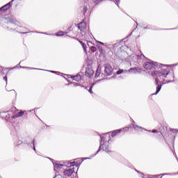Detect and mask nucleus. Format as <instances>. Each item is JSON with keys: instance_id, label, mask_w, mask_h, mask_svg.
Instances as JSON below:
<instances>
[{"instance_id": "obj_1", "label": "nucleus", "mask_w": 178, "mask_h": 178, "mask_svg": "<svg viewBox=\"0 0 178 178\" xmlns=\"http://www.w3.org/2000/svg\"><path fill=\"white\" fill-rule=\"evenodd\" d=\"M145 59H147V60L143 64L144 69H146V70H152V69H154V71H152V76L155 78V82L154 84L156 86H158L159 83H161L159 80H161V77H168V75L169 74V69L168 68H163V67H169V65H163L161 63H158L157 62H154L147 58Z\"/></svg>"}, {"instance_id": "obj_2", "label": "nucleus", "mask_w": 178, "mask_h": 178, "mask_svg": "<svg viewBox=\"0 0 178 178\" xmlns=\"http://www.w3.org/2000/svg\"><path fill=\"white\" fill-rule=\"evenodd\" d=\"M100 145L97 150V152L92 155V156H95L97 154H98L101 149H103V151H105V152H107V154H109L111 152V150H109V140L108 141H105V136H100Z\"/></svg>"}, {"instance_id": "obj_3", "label": "nucleus", "mask_w": 178, "mask_h": 178, "mask_svg": "<svg viewBox=\"0 0 178 178\" xmlns=\"http://www.w3.org/2000/svg\"><path fill=\"white\" fill-rule=\"evenodd\" d=\"M113 70L112 69V66L109 64L104 65V73L106 76H112V73Z\"/></svg>"}, {"instance_id": "obj_4", "label": "nucleus", "mask_w": 178, "mask_h": 178, "mask_svg": "<svg viewBox=\"0 0 178 178\" xmlns=\"http://www.w3.org/2000/svg\"><path fill=\"white\" fill-rule=\"evenodd\" d=\"M173 81H166L165 79L163 80V82L161 84L159 85V83H158V85L156 86V90L155 93H153L152 95H156L157 94H159V91H161V88H162V86H163V84H166V83H172Z\"/></svg>"}, {"instance_id": "obj_5", "label": "nucleus", "mask_w": 178, "mask_h": 178, "mask_svg": "<svg viewBox=\"0 0 178 178\" xmlns=\"http://www.w3.org/2000/svg\"><path fill=\"white\" fill-rule=\"evenodd\" d=\"M35 139H32L31 137H28L26 140L24 141V144H26L27 145H31V144H33V151H36L35 149Z\"/></svg>"}, {"instance_id": "obj_6", "label": "nucleus", "mask_w": 178, "mask_h": 178, "mask_svg": "<svg viewBox=\"0 0 178 178\" xmlns=\"http://www.w3.org/2000/svg\"><path fill=\"white\" fill-rule=\"evenodd\" d=\"M73 173H74V168H68L63 171L65 177H70Z\"/></svg>"}, {"instance_id": "obj_7", "label": "nucleus", "mask_w": 178, "mask_h": 178, "mask_svg": "<svg viewBox=\"0 0 178 178\" xmlns=\"http://www.w3.org/2000/svg\"><path fill=\"white\" fill-rule=\"evenodd\" d=\"M141 72H143V69L138 67H131L129 70V73H134V74H137V73H140Z\"/></svg>"}, {"instance_id": "obj_8", "label": "nucleus", "mask_w": 178, "mask_h": 178, "mask_svg": "<svg viewBox=\"0 0 178 178\" xmlns=\"http://www.w3.org/2000/svg\"><path fill=\"white\" fill-rule=\"evenodd\" d=\"M85 75L86 77L90 78L92 76L94 75V70L92 68L87 67L85 71Z\"/></svg>"}, {"instance_id": "obj_9", "label": "nucleus", "mask_w": 178, "mask_h": 178, "mask_svg": "<svg viewBox=\"0 0 178 178\" xmlns=\"http://www.w3.org/2000/svg\"><path fill=\"white\" fill-rule=\"evenodd\" d=\"M49 159H50V161H51L54 166V169H62V167L64 166L63 164H60L58 162L54 163L55 162V160H54L53 159L51 158H48Z\"/></svg>"}, {"instance_id": "obj_10", "label": "nucleus", "mask_w": 178, "mask_h": 178, "mask_svg": "<svg viewBox=\"0 0 178 178\" xmlns=\"http://www.w3.org/2000/svg\"><path fill=\"white\" fill-rule=\"evenodd\" d=\"M14 1L15 0H12L9 3H8L7 4L2 6L1 8H2L3 10L6 12V10H8V9H9L10 8V6H12V5H13V1Z\"/></svg>"}, {"instance_id": "obj_11", "label": "nucleus", "mask_w": 178, "mask_h": 178, "mask_svg": "<svg viewBox=\"0 0 178 178\" xmlns=\"http://www.w3.org/2000/svg\"><path fill=\"white\" fill-rule=\"evenodd\" d=\"M74 40H76V38H73ZM77 41H79V43H81L82 48H83V51L86 54H87V45L86 44L85 42H83V41L77 39Z\"/></svg>"}, {"instance_id": "obj_12", "label": "nucleus", "mask_w": 178, "mask_h": 178, "mask_svg": "<svg viewBox=\"0 0 178 178\" xmlns=\"http://www.w3.org/2000/svg\"><path fill=\"white\" fill-rule=\"evenodd\" d=\"M86 23L81 22L78 24V29L79 30H80L81 31H83V30H86Z\"/></svg>"}, {"instance_id": "obj_13", "label": "nucleus", "mask_w": 178, "mask_h": 178, "mask_svg": "<svg viewBox=\"0 0 178 178\" xmlns=\"http://www.w3.org/2000/svg\"><path fill=\"white\" fill-rule=\"evenodd\" d=\"M80 163H76V161H73V162H70V168H74V166H76V168H79V166H80Z\"/></svg>"}, {"instance_id": "obj_14", "label": "nucleus", "mask_w": 178, "mask_h": 178, "mask_svg": "<svg viewBox=\"0 0 178 178\" xmlns=\"http://www.w3.org/2000/svg\"><path fill=\"white\" fill-rule=\"evenodd\" d=\"M123 129H116L112 131V134L111 136L112 137H115V136H116V134H119V133H120Z\"/></svg>"}, {"instance_id": "obj_15", "label": "nucleus", "mask_w": 178, "mask_h": 178, "mask_svg": "<svg viewBox=\"0 0 178 178\" xmlns=\"http://www.w3.org/2000/svg\"><path fill=\"white\" fill-rule=\"evenodd\" d=\"M72 79L74 80L75 81H80V80H81V75L77 74L73 76Z\"/></svg>"}, {"instance_id": "obj_16", "label": "nucleus", "mask_w": 178, "mask_h": 178, "mask_svg": "<svg viewBox=\"0 0 178 178\" xmlns=\"http://www.w3.org/2000/svg\"><path fill=\"white\" fill-rule=\"evenodd\" d=\"M88 9H90L89 6H83V14L86 15L87 13V11L88 10Z\"/></svg>"}, {"instance_id": "obj_17", "label": "nucleus", "mask_w": 178, "mask_h": 178, "mask_svg": "<svg viewBox=\"0 0 178 178\" xmlns=\"http://www.w3.org/2000/svg\"><path fill=\"white\" fill-rule=\"evenodd\" d=\"M65 34H67V32L60 31V32H58L56 34V35L57 37H63V35H65Z\"/></svg>"}, {"instance_id": "obj_18", "label": "nucleus", "mask_w": 178, "mask_h": 178, "mask_svg": "<svg viewBox=\"0 0 178 178\" xmlns=\"http://www.w3.org/2000/svg\"><path fill=\"white\" fill-rule=\"evenodd\" d=\"M99 74H101V69L98 67L96 70L95 76V77L97 79V77H99Z\"/></svg>"}, {"instance_id": "obj_19", "label": "nucleus", "mask_w": 178, "mask_h": 178, "mask_svg": "<svg viewBox=\"0 0 178 178\" xmlns=\"http://www.w3.org/2000/svg\"><path fill=\"white\" fill-rule=\"evenodd\" d=\"M133 128L135 129V130H137V129H141L142 130H145V131H147V129H145V128H143V127H140L138 125L133 124Z\"/></svg>"}, {"instance_id": "obj_20", "label": "nucleus", "mask_w": 178, "mask_h": 178, "mask_svg": "<svg viewBox=\"0 0 178 178\" xmlns=\"http://www.w3.org/2000/svg\"><path fill=\"white\" fill-rule=\"evenodd\" d=\"M23 115H24V111H21L17 113V116H18V118H22Z\"/></svg>"}, {"instance_id": "obj_21", "label": "nucleus", "mask_w": 178, "mask_h": 178, "mask_svg": "<svg viewBox=\"0 0 178 178\" xmlns=\"http://www.w3.org/2000/svg\"><path fill=\"white\" fill-rule=\"evenodd\" d=\"M95 85V83H93L92 86L90 87V89L88 90V92H90V94H92V87H94Z\"/></svg>"}, {"instance_id": "obj_22", "label": "nucleus", "mask_w": 178, "mask_h": 178, "mask_svg": "<svg viewBox=\"0 0 178 178\" xmlns=\"http://www.w3.org/2000/svg\"><path fill=\"white\" fill-rule=\"evenodd\" d=\"M90 51H91L92 52H96V51H97V47H94V46H92V47H90Z\"/></svg>"}, {"instance_id": "obj_23", "label": "nucleus", "mask_w": 178, "mask_h": 178, "mask_svg": "<svg viewBox=\"0 0 178 178\" xmlns=\"http://www.w3.org/2000/svg\"><path fill=\"white\" fill-rule=\"evenodd\" d=\"M170 131L172 133H174V134H177V129H170Z\"/></svg>"}, {"instance_id": "obj_24", "label": "nucleus", "mask_w": 178, "mask_h": 178, "mask_svg": "<svg viewBox=\"0 0 178 178\" xmlns=\"http://www.w3.org/2000/svg\"><path fill=\"white\" fill-rule=\"evenodd\" d=\"M143 29H144V30H151V29H152V28L151 27L150 25H148V26L144 27Z\"/></svg>"}, {"instance_id": "obj_25", "label": "nucleus", "mask_w": 178, "mask_h": 178, "mask_svg": "<svg viewBox=\"0 0 178 178\" xmlns=\"http://www.w3.org/2000/svg\"><path fill=\"white\" fill-rule=\"evenodd\" d=\"M102 1H104V0H93L94 3L96 5H98V3H99V2H102Z\"/></svg>"}, {"instance_id": "obj_26", "label": "nucleus", "mask_w": 178, "mask_h": 178, "mask_svg": "<svg viewBox=\"0 0 178 178\" xmlns=\"http://www.w3.org/2000/svg\"><path fill=\"white\" fill-rule=\"evenodd\" d=\"M123 72V70H119L116 72V74H122Z\"/></svg>"}, {"instance_id": "obj_27", "label": "nucleus", "mask_w": 178, "mask_h": 178, "mask_svg": "<svg viewBox=\"0 0 178 178\" xmlns=\"http://www.w3.org/2000/svg\"><path fill=\"white\" fill-rule=\"evenodd\" d=\"M8 24L10 26H15V21H9Z\"/></svg>"}, {"instance_id": "obj_28", "label": "nucleus", "mask_w": 178, "mask_h": 178, "mask_svg": "<svg viewBox=\"0 0 178 178\" xmlns=\"http://www.w3.org/2000/svg\"><path fill=\"white\" fill-rule=\"evenodd\" d=\"M3 80H4V81L6 82V84H8V76H5L3 78Z\"/></svg>"}, {"instance_id": "obj_29", "label": "nucleus", "mask_w": 178, "mask_h": 178, "mask_svg": "<svg viewBox=\"0 0 178 178\" xmlns=\"http://www.w3.org/2000/svg\"><path fill=\"white\" fill-rule=\"evenodd\" d=\"M12 119H16V118H19L18 116H17V114H16V115H12Z\"/></svg>"}, {"instance_id": "obj_30", "label": "nucleus", "mask_w": 178, "mask_h": 178, "mask_svg": "<svg viewBox=\"0 0 178 178\" xmlns=\"http://www.w3.org/2000/svg\"><path fill=\"white\" fill-rule=\"evenodd\" d=\"M149 178H158L156 175H149Z\"/></svg>"}, {"instance_id": "obj_31", "label": "nucleus", "mask_w": 178, "mask_h": 178, "mask_svg": "<svg viewBox=\"0 0 178 178\" xmlns=\"http://www.w3.org/2000/svg\"><path fill=\"white\" fill-rule=\"evenodd\" d=\"M3 12H5V11H3V8H2V7L0 8V15H2V13H3Z\"/></svg>"}, {"instance_id": "obj_32", "label": "nucleus", "mask_w": 178, "mask_h": 178, "mask_svg": "<svg viewBox=\"0 0 178 178\" xmlns=\"http://www.w3.org/2000/svg\"><path fill=\"white\" fill-rule=\"evenodd\" d=\"M62 178V176L61 175H55V177H54L53 178Z\"/></svg>"}, {"instance_id": "obj_33", "label": "nucleus", "mask_w": 178, "mask_h": 178, "mask_svg": "<svg viewBox=\"0 0 178 178\" xmlns=\"http://www.w3.org/2000/svg\"><path fill=\"white\" fill-rule=\"evenodd\" d=\"M129 129H130V127H125V128H124V130H125V131H129Z\"/></svg>"}, {"instance_id": "obj_34", "label": "nucleus", "mask_w": 178, "mask_h": 178, "mask_svg": "<svg viewBox=\"0 0 178 178\" xmlns=\"http://www.w3.org/2000/svg\"><path fill=\"white\" fill-rule=\"evenodd\" d=\"M152 133H158V131L156 129H153L152 131Z\"/></svg>"}, {"instance_id": "obj_35", "label": "nucleus", "mask_w": 178, "mask_h": 178, "mask_svg": "<svg viewBox=\"0 0 178 178\" xmlns=\"http://www.w3.org/2000/svg\"><path fill=\"white\" fill-rule=\"evenodd\" d=\"M70 84H74V86H77V83L76 82H71Z\"/></svg>"}, {"instance_id": "obj_36", "label": "nucleus", "mask_w": 178, "mask_h": 178, "mask_svg": "<svg viewBox=\"0 0 178 178\" xmlns=\"http://www.w3.org/2000/svg\"><path fill=\"white\" fill-rule=\"evenodd\" d=\"M47 72H49V70H47ZM50 72V73H56V71H49Z\"/></svg>"}, {"instance_id": "obj_37", "label": "nucleus", "mask_w": 178, "mask_h": 178, "mask_svg": "<svg viewBox=\"0 0 178 178\" xmlns=\"http://www.w3.org/2000/svg\"><path fill=\"white\" fill-rule=\"evenodd\" d=\"M97 42H98L99 44H101L102 45H104V42H102L98 41Z\"/></svg>"}, {"instance_id": "obj_38", "label": "nucleus", "mask_w": 178, "mask_h": 178, "mask_svg": "<svg viewBox=\"0 0 178 178\" xmlns=\"http://www.w3.org/2000/svg\"><path fill=\"white\" fill-rule=\"evenodd\" d=\"M10 91H12L13 92H14L15 94H16V91H15V90H11Z\"/></svg>"}, {"instance_id": "obj_39", "label": "nucleus", "mask_w": 178, "mask_h": 178, "mask_svg": "<svg viewBox=\"0 0 178 178\" xmlns=\"http://www.w3.org/2000/svg\"><path fill=\"white\" fill-rule=\"evenodd\" d=\"M143 57V58H145V56H144L143 54L140 55V58Z\"/></svg>"}, {"instance_id": "obj_40", "label": "nucleus", "mask_w": 178, "mask_h": 178, "mask_svg": "<svg viewBox=\"0 0 178 178\" xmlns=\"http://www.w3.org/2000/svg\"><path fill=\"white\" fill-rule=\"evenodd\" d=\"M22 34H27V32H22Z\"/></svg>"}, {"instance_id": "obj_41", "label": "nucleus", "mask_w": 178, "mask_h": 178, "mask_svg": "<svg viewBox=\"0 0 178 178\" xmlns=\"http://www.w3.org/2000/svg\"><path fill=\"white\" fill-rule=\"evenodd\" d=\"M99 51H102V47H99Z\"/></svg>"}, {"instance_id": "obj_42", "label": "nucleus", "mask_w": 178, "mask_h": 178, "mask_svg": "<svg viewBox=\"0 0 178 178\" xmlns=\"http://www.w3.org/2000/svg\"><path fill=\"white\" fill-rule=\"evenodd\" d=\"M1 74H5V72H1Z\"/></svg>"}, {"instance_id": "obj_43", "label": "nucleus", "mask_w": 178, "mask_h": 178, "mask_svg": "<svg viewBox=\"0 0 178 178\" xmlns=\"http://www.w3.org/2000/svg\"><path fill=\"white\" fill-rule=\"evenodd\" d=\"M36 70H41V69H36Z\"/></svg>"}, {"instance_id": "obj_44", "label": "nucleus", "mask_w": 178, "mask_h": 178, "mask_svg": "<svg viewBox=\"0 0 178 178\" xmlns=\"http://www.w3.org/2000/svg\"><path fill=\"white\" fill-rule=\"evenodd\" d=\"M86 90H87V87H84V86H83Z\"/></svg>"}, {"instance_id": "obj_45", "label": "nucleus", "mask_w": 178, "mask_h": 178, "mask_svg": "<svg viewBox=\"0 0 178 178\" xmlns=\"http://www.w3.org/2000/svg\"><path fill=\"white\" fill-rule=\"evenodd\" d=\"M136 23L137 26H138V23H137V22H136Z\"/></svg>"}, {"instance_id": "obj_46", "label": "nucleus", "mask_w": 178, "mask_h": 178, "mask_svg": "<svg viewBox=\"0 0 178 178\" xmlns=\"http://www.w3.org/2000/svg\"><path fill=\"white\" fill-rule=\"evenodd\" d=\"M172 78L175 79V75H172Z\"/></svg>"}, {"instance_id": "obj_47", "label": "nucleus", "mask_w": 178, "mask_h": 178, "mask_svg": "<svg viewBox=\"0 0 178 178\" xmlns=\"http://www.w3.org/2000/svg\"><path fill=\"white\" fill-rule=\"evenodd\" d=\"M4 115H6V112L3 113Z\"/></svg>"}, {"instance_id": "obj_48", "label": "nucleus", "mask_w": 178, "mask_h": 178, "mask_svg": "<svg viewBox=\"0 0 178 178\" xmlns=\"http://www.w3.org/2000/svg\"><path fill=\"white\" fill-rule=\"evenodd\" d=\"M2 70H5V68H2Z\"/></svg>"}, {"instance_id": "obj_49", "label": "nucleus", "mask_w": 178, "mask_h": 178, "mask_svg": "<svg viewBox=\"0 0 178 178\" xmlns=\"http://www.w3.org/2000/svg\"><path fill=\"white\" fill-rule=\"evenodd\" d=\"M86 159H90V158H86Z\"/></svg>"}, {"instance_id": "obj_50", "label": "nucleus", "mask_w": 178, "mask_h": 178, "mask_svg": "<svg viewBox=\"0 0 178 178\" xmlns=\"http://www.w3.org/2000/svg\"><path fill=\"white\" fill-rule=\"evenodd\" d=\"M136 172H137L138 173H139V172H140V171H137V170H136Z\"/></svg>"}, {"instance_id": "obj_51", "label": "nucleus", "mask_w": 178, "mask_h": 178, "mask_svg": "<svg viewBox=\"0 0 178 178\" xmlns=\"http://www.w3.org/2000/svg\"><path fill=\"white\" fill-rule=\"evenodd\" d=\"M42 34H45V33H41Z\"/></svg>"}, {"instance_id": "obj_52", "label": "nucleus", "mask_w": 178, "mask_h": 178, "mask_svg": "<svg viewBox=\"0 0 178 178\" xmlns=\"http://www.w3.org/2000/svg\"><path fill=\"white\" fill-rule=\"evenodd\" d=\"M118 45V44H115V46Z\"/></svg>"}, {"instance_id": "obj_53", "label": "nucleus", "mask_w": 178, "mask_h": 178, "mask_svg": "<svg viewBox=\"0 0 178 178\" xmlns=\"http://www.w3.org/2000/svg\"><path fill=\"white\" fill-rule=\"evenodd\" d=\"M76 177L79 178V177L76 175Z\"/></svg>"}, {"instance_id": "obj_54", "label": "nucleus", "mask_w": 178, "mask_h": 178, "mask_svg": "<svg viewBox=\"0 0 178 178\" xmlns=\"http://www.w3.org/2000/svg\"><path fill=\"white\" fill-rule=\"evenodd\" d=\"M23 68L26 67H22Z\"/></svg>"}, {"instance_id": "obj_55", "label": "nucleus", "mask_w": 178, "mask_h": 178, "mask_svg": "<svg viewBox=\"0 0 178 178\" xmlns=\"http://www.w3.org/2000/svg\"><path fill=\"white\" fill-rule=\"evenodd\" d=\"M31 69H35V68H31Z\"/></svg>"}]
</instances>
